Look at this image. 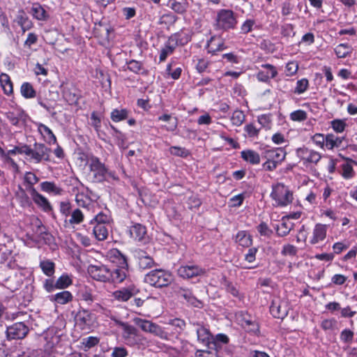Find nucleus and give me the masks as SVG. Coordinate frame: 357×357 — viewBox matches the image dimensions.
Instances as JSON below:
<instances>
[{
    "instance_id": "29",
    "label": "nucleus",
    "mask_w": 357,
    "mask_h": 357,
    "mask_svg": "<svg viewBox=\"0 0 357 357\" xmlns=\"http://www.w3.org/2000/svg\"><path fill=\"white\" fill-rule=\"evenodd\" d=\"M40 190L46 193L59 196L63 193V189L54 182L43 181L40 184Z\"/></svg>"
},
{
    "instance_id": "19",
    "label": "nucleus",
    "mask_w": 357,
    "mask_h": 357,
    "mask_svg": "<svg viewBox=\"0 0 357 357\" xmlns=\"http://www.w3.org/2000/svg\"><path fill=\"white\" fill-rule=\"evenodd\" d=\"M261 68L256 75V77L259 82L266 83L278 75L275 67L271 64H262Z\"/></svg>"
},
{
    "instance_id": "25",
    "label": "nucleus",
    "mask_w": 357,
    "mask_h": 357,
    "mask_svg": "<svg viewBox=\"0 0 357 357\" xmlns=\"http://www.w3.org/2000/svg\"><path fill=\"white\" fill-rule=\"evenodd\" d=\"M38 131L42 135L44 141L49 144H56V138L52 130L42 123H36Z\"/></svg>"
},
{
    "instance_id": "58",
    "label": "nucleus",
    "mask_w": 357,
    "mask_h": 357,
    "mask_svg": "<svg viewBox=\"0 0 357 357\" xmlns=\"http://www.w3.org/2000/svg\"><path fill=\"white\" fill-rule=\"evenodd\" d=\"M258 122L261 127L266 130H269L271 127V119L270 115L262 114L258 116Z\"/></svg>"
},
{
    "instance_id": "55",
    "label": "nucleus",
    "mask_w": 357,
    "mask_h": 357,
    "mask_svg": "<svg viewBox=\"0 0 357 357\" xmlns=\"http://www.w3.org/2000/svg\"><path fill=\"white\" fill-rule=\"evenodd\" d=\"M298 70V63L296 61H289L285 66V74L287 76H293Z\"/></svg>"
},
{
    "instance_id": "27",
    "label": "nucleus",
    "mask_w": 357,
    "mask_h": 357,
    "mask_svg": "<svg viewBox=\"0 0 357 357\" xmlns=\"http://www.w3.org/2000/svg\"><path fill=\"white\" fill-rule=\"evenodd\" d=\"M344 139V137H338L333 133L326 135L324 149L332 151L340 148Z\"/></svg>"
},
{
    "instance_id": "38",
    "label": "nucleus",
    "mask_w": 357,
    "mask_h": 357,
    "mask_svg": "<svg viewBox=\"0 0 357 357\" xmlns=\"http://www.w3.org/2000/svg\"><path fill=\"white\" fill-rule=\"evenodd\" d=\"M334 52L337 58L344 59L351 55L352 47L347 43H341L334 48Z\"/></svg>"
},
{
    "instance_id": "17",
    "label": "nucleus",
    "mask_w": 357,
    "mask_h": 357,
    "mask_svg": "<svg viewBox=\"0 0 357 357\" xmlns=\"http://www.w3.org/2000/svg\"><path fill=\"white\" fill-rule=\"evenodd\" d=\"M328 231V226L321 223H317L312 232V235L310 237V243L312 245H316L320 242H322L326 238Z\"/></svg>"
},
{
    "instance_id": "35",
    "label": "nucleus",
    "mask_w": 357,
    "mask_h": 357,
    "mask_svg": "<svg viewBox=\"0 0 357 357\" xmlns=\"http://www.w3.org/2000/svg\"><path fill=\"white\" fill-rule=\"evenodd\" d=\"M130 235L135 240L142 241L146 234V229L144 226L141 224H135L130 227L129 229Z\"/></svg>"
},
{
    "instance_id": "9",
    "label": "nucleus",
    "mask_w": 357,
    "mask_h": 357,
    "mask_svg": "<svg viewBox=\"0 0 357 357\" xmlns=\"http://www.w3.org/2000/svg\"><path fill=\"white\" fill-rule=\"evenodd\" d=\"M62 334L61 330L54 326L50 327L43 332L41 337L44 340L43 347L45 351L53 350L60 342Z\"/></svg>"
},
{
    "instance_id": "64",
    "label": "nucleus",
    "mask_w": 357,
    "mask_h": 357,
    "mask_svg": "<svg viewBox=\"0 0 357 357\" xmlns=\"http://www.w3.org/2000/svg\"><path fill=\"white\" fill-rule=\"evenodd\" d=\"M128 355V350L123 347H115L113 348L112 357H126Z\"/></svg>"
},
{
    "instance_id": "7",
    "label": "nucleus",
    "mask_w": 357,
    "mask_h": 357,
    "mask_svg": "<svg viewBox=\"0 0 357 357\" xmlns=\"http://www.w3.org/2000/svg\"><path fill=\"white\" fill-rule=\"evenodd\" d=\"M173 280L172 274L163 269H155L145 275L144 281L156 288L167 287Z\"/></svg>"
},
{
    "instance_id": "2",
    "label": "nucleus",
    "mask_w": 357,
    "mask_h": 357,
    "mask_svg": "<svg viewBox=\"0 0 357 357\" xmlns=\"http://www.w3.org/2000/svg\"><path fill=\"white\" fill-rule=\"evenodd\" d=\"M72 185L71 193L75 196L77 205L88 211L91 210L97 203L99 196L78 180H75Z\"/></svg>"
},
{
    "instance_id": "24",
    "label": "nucleus",
    "mask_w": 357,
    "mask_h": 357,
    "mask_svg": "<svg viewBox=\"0 0 357 357\" xmlns=\"http://www.w3.org/2000/svg\"><path fill=\"white\" fill-rule=\"evenodd\" d=\"M286 153L282 149H268L264 152V158L274 162L278 165L284 160Z\"/></svg>"
},
{
    "instance_id": "41",
    "label": "nucleus",
    "mask_w": 357,
    "mask_h": 357,
    "mask_svg": "<svg viewBox=\"0 0 357 357\" xmlns=\"http://www.w3.org/2000/svg\"><path fill=\"white\" fill-rule=\"evenodd\" d=\"M138 264L140 268H150L153 266L154 261L146 252H141L138 254Z\"/></svg>"
},
{
    "instance_id": "28",
    "label": "nucleus",
    "mask_w": 357,
    "mask_h": 357,
    "mask_svg": "<svg viewBox=\"0 0 357 357\" xmlns=\"http://www.w3.org/2000/svg\"><path fill=\"white\" fill-rule=\"evenodd\" d=\"M235 242L243 248H250L252 244L251 234L245 230L239 231L235 236Z\"/></svg>"
},
{
    "instance_id": "4",
    "label": "nucleus",
    "mask_w": 357,
    "mask_h": 357,
    "mask_svg": "<svg viewBox=\"0 0 357 357\" xmlns=\"http://www.w3.org/2000/svg\"><path fill=\"white\" fill-rule=\"evenodd\" d=\"M270 197L274 202L273 205L280 208L291 204L294 199L293 192L282 183H277L272 185Z\"/></svg>"
},
{
    "instance_id": "47",
    "label": "nucleus",
    "mask_w": 357,
    "mask_h": 357,
    "mask_svg": "<svg viewBox=\"0 0 357 357\" xmlns=\"http://www.w3.org/2000/svg\"><path fill=\"white\" fill-rule=\"evenodd\" d=\"M70 217V218L68 222L71 225H79L82 223L84 219V213L79 208H75L71 212Z\"/></svg>"
},
{
    "instance_id": "49",
    "label": "nucleus",
    "mask_w": 357,
    "mask_h": 357,
    "mask_svg": "<svg viewBox=\"0 0 357 357\" xmlns=\"http://www.w3.org/2000/svg\"><path fill=\"white\" fill-rule=\"evenodd\" d=\"M24 182L27 184L26 190L31 193V188L39 181L38 177L31 172L25 173L24 176Z\"/></svg>"
},
{
    "instance_id": "51",
    "label": "nucleus",
    "mask_w": 357,
    "mask_h": 357,
    "mask_svg": "<svg viewBox=\"0 0 357 357\" xmlns=\"http://www.w3.org/2000/svg\"><path fill=\"white\" fill-rule=\"evenodd\" d=\"M245 115L241 110H235L231 116V122L232 125L235 126H240L245 121Z\"/></svg>"
},
{
    "instance_id": "48",
    "label": "nucleus",
    "mask_w": 357,
    "mask_h": 357,
    "mask_svg": "<svg viewBox=\"0 0 357 357\" xmlns=\"http://www.w3.org/2000/svg\"><path fill=\"white\" fill-rule=\"evenodd\" d=\"M128 111L126 109H114L111 112V119L114 122H119L128 117Z\"/></svg>"
},
{
    "instance_id": "12",
    "label": "nucleus",
    "mask_w": 357,
    "mask_h": 357,
    "mask_svg": "<svg viewBox=\"0 0 357 357\" xmlns=\"http://www.w3.org/2000/svg\"><path fill=\"white\" fill-rule=\"evenodd\" d=\"M75 322L82 330H89L95 321L94 315L87 310H80L75 316Z\"/></svg>"
},
{
    "instance_id": "52",
    "label": "nucleus",
    "mask_w": 357,
    "mask_h": 357,
    "mask_svg": "<svg viewBox=\"0 0 357 357\" xmlns=\"http://www.w3.org/2000/svg\"><path fill=\"white\" fill-rule=\"evenodd\" d=\"M333 130L337 133H342L344 131L347 123L344 119H334L331 121Z\"/></svg>"
},
{
    "instance_id": "45",
    "label": "nucleus",
    "mask_w": 357,
    "mask_h": 357,
    "mask_svg": "<svg viewBox=\"0 0 357 357\" xmlns=\"http://www.w3.org/2000/svg\"><path fill=\"white\" fill-rule=\"evenodd\" d=\"M100 342V338L96 336H89L82 340V348L85 351H89L91 348L98 345Z\"/></svg>"
},
{
    "instance_id": "54",
    "label": "nucleus",
    "mask_w": 357,
    "mask_h": 357,
    "mask_svg": "<svg viewBox=\"0 0 357 357\" xmlns=\"http://www.w3.org/2000/svg\"><path fill=\"white\" fill-rule=\"evenodd\" d=\"M94 223L109 225V217L106 214L100 212L90 221V224Z\"/></svg>"
},
{
    "instance_id": "13",
    "label": "nucleus",
    "mask_w": 357,
    "mask_h": 357,
    "mask_svg": "<svg viewBox=\"0 0 357 357\" xmlns=\"http://www.w3.org/2000/svg\"><path fill=\"white\" fill-rule=\"evenodd\" d=\"M180 35L178 33H175L172 35L167 42L165 43L164 47L161 49L160 53V62H162L166 60L167 57L171 55L176 47L182 44L181 40L179 38Z\"/></svg>"
},
{
    "instance_id": "3",
    "label": "nucleus",
    "mask_w": 357,
    "mask_h": 357,
    "mask_svg": "<svg viewBox=\"0 0 357 357\" xmlns=\"http://www.w3.org/2000/svg\"><path fill=\"white\" fill-rule=\"evenodd\" d=\"M116 324L121 327L122 338L128 346L139 349L141 347L145 346L146 343V338L138 331L133 326L129 325L128 323L123 322L115 319Z\"/></svg>"
},
{
    "instance_id": "62",
    "label": "nucleus",
    "mask_w": 357,
    "mask_h": 357,
    "mask_svg": "<svg viewBox=\"0 0 357 357\" xmlns=\"http://www.w3.org/2000/svg\"><path fill=\"white\" fill-rule=\"evenodd\" d=\"M342 176L344 178H351L353 177L354 174V172L353 169V167L351 164L349 163H345L342 165Z\"/></svg>"
},
{
    "instance_id": "63",
    "label": "nucleus",
    "mask_w": 357,
    "mask_h": 357,
    "mask_svg": "<svg viewBox=\"0 0 357 357\" xmlns=\"http://www.w3.org/2000/svg\"><path fill=\"white\" fill-rule=\"evenodd\" d=\"M298 249L296 246L291 244H287L282 247L281 253L283 255L295 256L296 255Z\"/></svg>"
},
{
    "instance_id": "31",
    "label": "nucleus",
    "mask_w": 357,
    "mask_h": 357,
    "mask_svg": "<svg viewBox=\"0 0 357 357\" xmlns=\"http://www.w3.org/2000/svg\"><path fill=\"white\" fill-rule=\"evenodd\" d=\"M110 225L96 224L93 229V234L98 241L105 240L109 234Z\"/></svg>"
},
{
    "instance_id": "39",
    "label": "nucleus",
    "mask_w": 357,
    "mask_h": 357,
    "mask_svg": "<svg viewBox=\"0 0 357 357\" xmlns=\"http://www.w3.org/2000/svg\"><path fill=\"white\" fill-rule=\"evenodd\" d=\"M0 84L6 95H11L13 92V86L10 77L6 73L0 75Z\"/></svg>"
},
{
    "instance_id": "42",
    "label": "nucleus",
    "mask_w": 357,
    "mask_h": 357,
    "mask_svg": "<svg viewBox=\"0 0 357 357\" xmlns=\"http://www.w3.org/2000/svg\"><path fill=\"white\" fill-rule=\"evenodd\" d=\"M241 326L246 331L254 335H258L259 333V326L257 322L252 319H244L241 323Z\"/></svg>"
},
{
    "instance_id": "22",
    "label": "nucleus",
    "mask_w": 357,
    "mask_h": 357,
    "mask_svg": "<svg viewBox=\"0 0 357 357\" xmlns=\"http://www.w3.org/2000/svg\"><path fill=\"white\" fill-rule=\"evenodd\" d=\"M30 195L34 202V203L45 212H49L52 211V207L48 201V199L40 194L34 188H31Z\"/></svg>"
},
{
    "instance_id": "16",
    "label": "nucleus",
    "mask_w": 357,
    "mask_h": 357,
    "mask_svg": "<svg viewBox=\"0 0 357 357\" xmlns=\"http://www.w3.org/2000/svg\"><path fill=\"white\" fill-rule=\"evenodd\" d=\"M138 292L139 289L134 284H131L114 291L113 297L118 301L126 302Z\"/></svg>"
},
{
    "instance_id": "59",
    "label": "nucleus",
    "mask_w": 357,
    "mask_h": 357,
    "mask_svg": "<svg viewBox=\"0 0 357 357\" xmlns=\"http://www.w3.org/2000/svg\"><path fill=\"white\" fill-rule=\"evenodd\" d=\"M128 69L135 73H139L142 69V64L141 62L136 60H130L126 63Z\"/></svg>"
},
{
    "instance_id": "60",
    "label": "nucleus",
    "mask_w": 357,
    "mask_h": 357,
    "mask_svg": "<svg viewBox=\"0 0 357 357\" xmlns=\"http://www.w3.org/2000/svg\"><path fill=\"white\" fill-rule=\"evenodd\" d=\"M325 138L326 135H324V134L316 133L312 136V140L313 143L315 144L317 146L322 149H324Z\"/></svg>"
},
{
    "instance_id": "53",
    "label": "nucleus",
    "mask_w": 357,
    "mask_h": 357,
    "mask_svg": "<svg viewBox=\"0 0 357 357\" xmlns=\"http://www.w3.org/2000/svg\"><path fill=\"white\" fill-rule=\"evenodd\" d=\"M289 118L293 121L301 122L307 119V114L304 110L297 109L290 114Z\"/></svg>"
},
{
    "instance_id": "26",
    "label": "nucleus",
    "mask_w": 357,
    "mask_h": 357,
    "mask_svg": "<svg viewBox=\"0 0 357 357\" xmlns=\"http://www.w3.org/2000/svg\"><path fill=\"white\" fill-rule=\"evenodd\" d=\"M194 326L196 327L195 331L197 335V340L205 344H208L213 339V336L208 328L199 324H194Z\"/></svg>"
},
{
    "instance_id": "6",
    "label": "nucleus",
    "mask_w": 357,
    "mask_h": 357,
    "mask_svg": "<svg viewBox=\"0 0 357 357\" xmlns=\"http://www.w3.org/2000/svg\"><path fill=\"white\" fill-rule=\"evenodd\" d=\"M133 321L143 331L151 333L163 340H169L170 327L162 328L151 321L142 319L139 317L134 318Z\"/></svg>"
},
{
    "instance_id": "50",
    "label": "nucleus",
    "mask_w": 357,
    "mask_h": 357,
    "mask_svg": "<svg viewBox=\"0 0 357 357\" xmlns=\"http://www.w3.org/2000/svg\"><path fill=\"white\" fill-rule=\"evenodd\" d=\"M73 282L71 278L67 274L61 275L56 281V289H63L68 287Z\"/></svg>"
},
{
    "instance_id": "56",
    "label": "nucleus",
    "mask_w": 357,
    "mask_h": 357,
    "mask_svg": "<svg viewBox=\"0 0 357 357\" xmlns=\"http://www.w3.org/2000/svg\"><path fill=\"white\" fill-rule=\"evenodd\" d=\"M244 130L249 137L255 138L258 137L259 128H257L254 123L247 124L244 127Z\"/></svg>"
},
{
    "instance_id": "44",
    "label": "nucleus",
    "mask_w": 357,
    "mask_h": 357,
    "mask_svg": "<svg viewBox=\"0 0 357 357\" xmlns=\"http://www.w3.org/2000/svg\"><path fill=\"white\" fill-rule=\"evenodd\" d=\"M40 268L43 273L47 276H52L55 271V264L50 259L41 260L40 261Z\"/></svg>"
},
{
    "instance_id": "30",
    "label": "nucleus",
    "mask_w": 357,
    "mask_h": 357,
    "mask_svg": "<svg viewBox=\"0 0 357 357\" xmlns=\"http://www.w3.org/2000/svg\"><path fill=\"white\" fill-rule=\"evenodd\" d=\"M206 49L208 53L215 54L225 49V43L221 38L212 36L207 43Z\"/></svg>"
},
{
    "instance_id": "21",
    "label": "nucleus",
    "mask_w": 357,
    "mask_h": 357,
    "mask_svg": "<svg viewBox=\"0 0 357 357\" xmlns=\"http://www.w3.org/2000/svg\"><path fill=\"white\" fill-rule=\"evenodd\" d=\"M175 292L179 298H183L190 305L196 307H202V302L192 295L190 289L179 287L175 289Z\"/></svg>"
},
{
    "instance_id": "37",
    "label": "nucleus",
    "mask_w": 357,
    "mask_h": 357,
    "mask_svg": "<svg viewBox=\"0 0 357 357\" xmlns=\"http://www.w3.org/2000/svg\"><path fill=\"white\" fill-rule=\"evenodd\" d=\"M20 93L25 99H32L36 96V91L32 84L28 82L22 84L20 86Z\"/></svg>"
},
{
    "instance_id": "15",
    "label": "nucleus",
    "mask_w": 357,
    "mask_h": 357,
    "mask_svg": "<svg viewBox=\"0 0 357 357\" xmlns=\"http://www.w3.org/2000/svg\"><path fill=\"white\" fill-rule=\"evenodd\" d=\"M50 149L45 144L40 143H35L32 149L31 159L34 160L35 162L38 163L42 160H50Z\"/></svg>"
},
{
    "instance_id": "36",
    "label": "nucleus",
    "mask_w": 357,
    "mask_h": 357,
    "mask_svg": "<svg viewBox=\"0 0 357 357\" xmlns=\"http://www.w3.org/2000/svg\"><path fill=\"white\" fill-rule=\"evenodd\" d=\"M169 7L178 14H183L188 8V2L187 0H170L169 1Z\"/></svg>"
},
{
    "instance_id": "40",
    "label": "nucleus",
    "mask_w": 357,
    "mask_h": 357,
    "mask_svg": "<svg viewBox=\"0 0 357 357\" xmlns=\"http://www.w3.org/2000/svg\"><path fill=\"white\" fill-rule=\"evenodd\" d=\"M15 20L17 23L21 26L23 32L30 29L32 26L31 22L29 20L26 13L22 10L18 13Z\"/></svg>"
},
{
    "instance_id": "1",
    "label": "nucleus",
    "mask_w": 357,
    "mask_h": 357,
    "mask_svg": "<svg viewBox=\"0 0 357 357\" xmlns=\"http://www.w3.org/2000/svg\"><path fill=\"white\" fill-rule=\"evenodd\" d=\"M110 257L118 260L119 267L110 268L107 265L97 263L90 264L87 271L95 280L105 283H121L127 276L128 264L125 256L116 249L110 252Z\"/></svg>"
},
{
    "instance_id": "18",
    "label": "nucleus",
    "mask_w": 357,
    "mask_h": 357,
    "mask_svg": "<svg viewBox=\"0 0 357 357\" xmlns=\"http://www.w3.org/2000/svg\"><path fill=\"white\" fill-rule=\"evenodd\" d=\"M289 307L287 302L279 299L274 300L270 307L271 314L278 319H284L288 314Z\"/></svg>"
},
{
    "instance_id": "43",
    "label": "nucleus",
    "mask_w": 357,
    "mask_h": 357,
    "mask_svg": "<svg viewBox=\"0 0 357 357\" xmlns=\"http://www.w3.org/2000/svg\"><path fill=\"white\" fill-rule=\"evenodd\" d=\"M309 86V80L307 78L300 79L296 82L292 92L296 95H301L307 91Z\"/></svg>"
},
{
    "instance_id": "57",
    "label": "nucleus",
    "mask_w": 357,
    "mask_h": 357,
    "mask_svg": "<svg viewBox=\"0 0 357 357\" xmlns=\"http://www.w3.org/2000/svg\"><path fill=\"white\" fill-rule=\"evenodd\" d=\"M59 210L63 216L66 218L70 216L71 213V204L69 202H62L60 203Z\"/></svg>"
},
{
    "instance_id": "23",
    "label": "nucleus",
    "mask_w": 357,
    "mask_h": 357,
    "mask_svg": "<svg viewBox=\"0 0 357 357\" xmlns=\"http://www.w3.org/2000/svg\"><path fill=\"white\" fill-rule=\"evenodd\" d=\"M166 324L167 325L166 327H170L171 328V331H169V339L178 336L185 326L184 320L178 318L169 319Z\"/></svg>"
},
{
    "instance_id": "32",
    "label": "nucleus",
    "mask_w": 357,
    "mask_h": 357,
    "mask_svg": "<svg viewBox=\"0 0 357 357\" xmlns=\"http://www.w3.org/2000/svg\"><path fill=\"white\" fill-rule=\"evenodd\" d=\"M73 296L69 291L59 292L50 297V301L59 305H65L72 301Z\"/></svg>"
},
{
    "instance_id": "20",
    "label": "nucleus",
    "mask_w": 357,
    "mask_h": 357,
    "mask_svg": "<svg viewBox=\"0 0 357 357\" xmlns=\"http://www.w3.org/2000/svg\"><path fill=\"white\" fill-rule=\"evenodd\" d=\"M204 273V270L196 265L181 266L178 269V274L183 278H192Z\"/></svg>"
},
{
    "instance_id": "5",
    "label": "nucleus",
    "mask_w": 357,
    "mask_h": 357,
    "mask_svg": "<svg viewBox=\"0 0 357 357\" xmlns=\"http://www.w3.org/2000/svg\"><path fill=\"white\" fill-rule=\"evenodd\" d=\"M89 167L90 169L89 176L92 182L99 183L108 178H114V174L109 172L97 157H91L89 159Z\"/></svg>"
},
{
    "instance_id": "14",
    "label": "nucleus",
    "mask_w": 357,
    "mask_h": 357,
    "mask_svg": "<svg viewBox=\"0 0 357 357\" xmlns=\"http://www.w3.org/2000/svg\"><path fill=\"white\" fill-rule=\"evenodd\" d=\"M6 118L13 126L22 127L26 125L29 116L22 108H15L6 114Z\"/></svg>"
},
{
    "instance_id": "8",
    "label": "nucleus",
    "mask_w": 357,
    "mask_h": 357,
    "mask_svg": "<svg viewBox=\"0 0 357 357\" xmlns=\"http://www.w3.org/2000/svg\"><path fill=\"white\" fill-rule=\"evenodd\" d=\"M237 24L234 13L231 10L221 9L216 17V27L218 29L228 30L234 29Z\"/></svg>"
},
{
    "instance_id": "10",
    "label": "nucleus",
    "mask_w": 357,
    "mask_h": 357,
    "mask_svg": "<svg viewBox=\"0 0 357 357\" xmlns=\"http://www.w3.org/2000/svg\"><path fill=\"white\" fill-rule=\"evenodd\" d=\"M296 154L305 165H316L321 158L318 151L305 146L297 149Z\"/></svg>"
},
{
    "instance_id": "33",
    "label": "nucleus",
    "mask_w": 357,
    "mask_h": 357,
    "mask_svg": "<svg viewBox=\"0 0 357 357\" xmlns=\"http://www.w3.org/2000/svg\"><path fill=\"white\" fill-rule=\"evenodd\" d=\"M294 224L289 220L288 218L283 217L281 222L277 225L276 232L279 236H286L293 228Z\"/></svg>"
},
{
    "instance_id": "34",
    "label": "nucleus",
    "mask_w": 357,
    "mask_h": 357,
    "mask_svg": "<svg viewBox=\"0 0 357 357\" xmlns=\"http://www.w3.org/2000/svg\"><path fill=\"white\" fill-rule=\"evenodd\" d=\"M241 156L243 160L251 165H258L260 162L259 154L253 150H243L241 152Z\"/></svg>"
},
{
    "instance_id": "61",
    "label": "nucleus",
    "mask_w": 357,
    "mask_h": 357,
    "mask_svg": "<svg viewBox=\"0 0 357 357\" xmlns=\"http://www.w3.org/2000/svg\"><path fill=\"white\" fill-rule=\"evenodd\" d=\"M169 152L172 155H174L176 156H180V157H183V158L188 156L189 154L188 150H186L184 148L179 147V146L170 147Z\"/></svg>"
},
{
    "instance_id": "46",
    "label": "nucleus",
    "mask_w": 357,
    "mask_h": 357,
    "mask_svg": "<svg viewBox=\"0 0 357 357\" xmlns=\"http://www.w3.org/2000/svg\"><path fill=\"white\" fill-rule=\"evenodd\" d=\"M31 14L38 20H45L47 17L45 10L38 3L32 6Z\"/></svg>"
},
{
    "instance_id": "11",
    "label": "nucleus",
    "mask_w": 357,
    "mask_h": 357,
    "mask_svg": "<svg viewBox=\"0 0 357 357\" xmlns=\"http://www.w3.org/2000/svg\"><path fill=\"white\" fill-rule=\"evenodd\" d=\"M29 333V328L23 322H17L8 326L6 335L9 340H21L24 338Z\"/></svg>"
}]
</instances>
